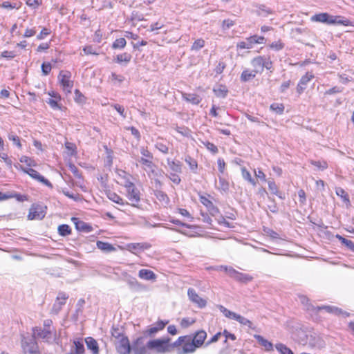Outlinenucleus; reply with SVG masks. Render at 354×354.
I'll use <instances>...</instances> for the list:
<instances>
[{"label": "nucleus", "mask_w": 354, "mask_h": 354, "mask_svg": "<svg viewBox=\"0 0 354 354\" xmlns=\"http://www.w3.org/2000/svg\"><path fill=\"white\" fill-rule=\"evenodd\" d=\"M251 64L253 67V71L257 73H262L263 72V57L257 56L252 59Z\"/></svg>", "instance_id": "obj_22"}, {"label": "nucleus", "mask_w": 354, "mask_h": 354, "mask_svg": "<svg viewBox=\"0 0 354 354\" xmlns=\"http://www.w3.org/2000/svg\"><path fill=\"white\" fill-rule=\"evenodd\" d=\"M155 196L160 201H169V198L167 195L161 190H156L155 191Z\"/></svg>", "instance_id": "obj_48"}, {"label": "nucleus", "mask_w": 354, "mask_h": 354, "mask_svg": "<svg viewBox=\"0 0 354 354\" xmlns=\"http://www.w3.org/2000/svg\"><path fill=\"white\" fill-rule=\"evenodd\" d=\"M50 34V30L46 28H44L40 33L37 36V39L38 40H41L44 39L46 36Z\"/></svg>", "instance_id": "obj_58"}, {"label": "nucleus", "mask_w": 354, "mask_h": 354, "mask_svg": "<svg viewBox=\"0 0 354 354\" xmlns=\"http://www.w3.org/2000/svg\"><path fill=\"white\" fill-rule=\"evenodd\" d=\"M71 220L75 224L76 230L79 232L89 233L93 230L89 223L81 221L78 218L73 217Z\"/></svg>", "instance_id": "obj_14"}, {"label": "nucleus", "mask_w": 354, "mask_h": 354, "mask_svg": "<svg viewBox=\"0 0 354 354\" xmlns=\"http://www.w3.org/2000/svg\"><path fill=\"white\" fill-rule=\"evenodd\" d=\"M75 100L80 104H83L86 102V97L78 89L75 91Z\"/></svg>", "instance_id": "obj_47"}, {"label": "nucleus", "mask_w": 354, "mask_h": 354, "mask_svg": "<svg viewBox=\"0 0 354 354\" xmlns=\"http://www.w3.org/2000/svg\"><path fill=\"white\" fill-rule=\"evenodd\" d=\"M140 153L142 155L144 158L147 159L153 158V154L146 148L142 147L140 149Z\"/></svg>", "instance_id": "obj_64"}, {"label": "nucleus", "mask_w": 354, "mask_h": 354, "mask_svg": "<svg viewBox=\"0 0 354 354\" xmlns=\"http://www.w3.org/2000/svg\"><path fill=\"white\" fill-rule=\"evenodd\" d=\"M314 78V75L309 72H307L304 75L301 77L300 79L297 86V92L299 95L301 94L304 91L306 88L307 84Z\"/></svg>", "instance_id": "obj_17"}, {"label": "nucleus", "mask_w": 354, "mask_h": 354, "mask_svg": "<svg viewBox=\"0 0 354 354\" xmlns=\"http://www.w3.org/2000/svg\"><path fill=\"white\" fill-rule=\"evenodd\" d=\"M217 307L225 317L230 319L236 320L239 324L244 325V326H247L250 328H252V329L254 328L253 327V324L250 320L245 318L244 317H243L239 314H236V313H234V312L228 310L227 308H226L225 307H224L222 305H218Z\"/></svg>", "instance_id": "obj_6"}, {"label": "nucleus", "mask_w": 354, "mask_h": 354, "mask_svg": "<svg viewBox=\"0 0 354 354\" xmlns=\"http://www.w3.org/2000/svg\"><path fill=\"white\" fill-rule=\"evenodd\" d=\"M213 91L217 97L222 98H225L228 93V90L227 89L226 86L221 84L219 85L217 88H214Z\"/></svg>", "instance_id": "obj_33"}, {"label": "nucleus", "mask_w": 354, "mask_h": 354, "mask_svg": "<svg viewBox=\"0 0 354 354\" xmlns=\"http://www.w3.org/2000/svg\"><path fill=\"white\" fill-rule=\"evenodd\" d=\"M67 299L68 296L65 293H59L53 305V311L55 313H57L62 308V306L66 304Z\"/></svg>", "instance_id": "obj_20"}, {"label": "nucleus", "mask_w": 354, "mask_h": 354, "mask_svg": "<svg viewBox=\"0 0 354 354\" xmlns=\"http://www.w3.org/2000/svg\"><path fill=\"white\" fill-rule=\"evenodd\" d=\"M342 91H343L342 87L336 86H333V88L327 90L324 94L325 95H332V94H335V93H341V92H342Z\"/></svg>", "instance_id": "obj_57"}, {"label": "nucleus", "mask_w": 354, "mask_h": 354, "mask_svg": "<svg viewBox=\"0 0 354 354\" xmlns=\"http://www.w3.org/2000/svg\"><path fill=\"white\" fill-rule=\"evenodd\" d=\"M85 343L88 350H89L92 354H100V347L96 339L92 337H88L85 338Z\"/></svg>", "instance_id": "obj_19"}, {"label": "nucleus", "mask_w": 354, "mask_h": 354, "mask_svg": "<svg viewBox=\"0 0 354 354\" xmlns=\"http://www.w3.org/2000/svg\"><path fill=\"white\" fill-rule=\"evenodd\" d=\"M188 295L191 301L193 303L196 304L198 306V307L202 308L206 306V299L201 297L198 294H197L194 289H189Z\"/></svg>", "instance_id": "obj_16"}, {"label": "nucleus", "mask_w": 354, "mask_h": 354, "mask_svg": "<svg viewBox=\"0 0 354 354\" xmlns=\"http://www.w3.org/2000/svg\"><path fill=\"white\" fill-rule=\"evenodd\" d=\"M8 137V139L12 141L13 143L15 145H17V147H19V148L21 147L20 139L17 135L13 134V133H9Z\"/></svg>", "instance_id": "obj_51"}, {"label": "nucleus", "mask_w": 354, "mask_h": 354, "mask_svg": "<svg viewBox=\"0 0 354 354\" xmlns=\"http://www.w3.org/2000/svg\"><path fill=\"white\" fill-rule=\"evenodd\" d=\"M257 73L253 70L245 68L243 71L240 80L242 82H247L254 79Z\"/></svg>", "instance_id": "obj_25"}, {"label": "nucleus", "mask_w": 354, "mask_h": 354, "mask_svg": "<svg viewBox=\"0 0 354 354\" xmlns=\"http://www.w3.org/2000/svg\"><path fill=\"white\" fill-rule=\"evenodd\" d=\"M111 337L114 338V344L120 354H129L131 345L128 337L125 335L124 329L113 326L111 329Z\"/></svg>", "instance_id": "obj_1"}, {"label": "nucleus", "mask_w": 354, "mask_h": 354, "mask_svg": "<svg viewBox=\"0 0 354 354\" xmlns=\"http://www.w3.org/2000/svg\"><path fill=\"white\" fill-rule=\"evenodd\" d=\"M168 323L169 320H158L156 323L149 326L143 333L147 337H153L160 331H162Z\"/></svg>", "instance_id": "obj_9"}, {"label": "nucleus", "mask_w": 354, "mask_h": 354, "mask_svg": "<svg viewBox=\"0 0 354 354\" xmlns=\"http://www.w3.org/2000/svg\"><path fill=\"white\" fill-rule=\"evenodd\" d=\"M336 194L339 196L342 201L347 205H351V201L349 199L348 194L346 192V191L342 187H336L335 188Z\"/></svg>", "instance_id": "obj_29"}, {"label": "nucleus", "mask_w": 354, "mask_h": 354, "mask_svg": "<svg viewBox=\"0 0 354 354\" xmlns=\"http://www.w3.org/2000/svg\"><path fill=\"white\" fill-rule=\"evenodd\" d=\"M132 349L135 354H150L149 348H148V342L144 344V339L142 337H138L133 344Z\"/></svg>", "instance_id": "obj_10"}, {"label": "nucleus", "mask_w": 354, "mask_h": 354, "mask_svg": "<svg viewBox=\"0 0 354 354\" xmlns=\"http://www.w3.org/2000/svg\"><path fill=\"white\" fill-rule=\"evenodd\" d=\"M254 337L257 339L258 343L264 348L266 351L270 352L273 351L274 347L272 342H269L268 339H265L263 336L260 335H254Z\"/></svg>", "instance_id": "obj_21"}, {"label": "nucleus", "mask_w": 354, "mask_h": 354, "mask_svg": "<svg viewBox=\"0 0 354 354\" xmlns=\"http://www.w3.org/2000/svg\"><path fill=\"white\" fill-rule=\"evenodd\" d=\"M127 41L126 39L123 37L117 39L115 40V41L112 44V48L113 49H122L124 48L126 46Z\"/></svg>", "instance_id": "obj_43"}, {"label": "nucleus", "mask_w": 354, "mask_h": 354, "mask_svg": "<svg viewBox=\"0 0 354 354\" xmlns=\"http://www.w3.org/2000/svg\"><path fill=\"white\" fill-rule=\"evenodd\" d=\"M275 348L280 354H294L293 351L290 348L282 343L276 344Z\"/></svg>", "instance_id": "obj_36"}, {"label": "nucleus", "mask_w": 354, "mask_h": 354, "mask_svg": "<svg viewBox=\"0 0 354 354\" xmlns=\"http://www.w3.org/2000/svg\"><path fill=\"white\" fill-rule=\"evenodd\" d=\"M169 337L151 339L148 342V348L150 351H156L159 353H165L171 351L172 346L170 344Z\"/></svg>", "instance_id": "obj_4"}, {"label": "nucleus", "mask_w": 354, "mask_h": 354, "mask_svg": "<svg viewBox=\"0 0 354 354\" xmlns=\"http://www.w3.org/2000/svg\"><path fill=\"white\" fill-rule=\"evenodd\" d=\"M75 354H84L85 349L82 339L78 338L73 340Z\"/></svg>", "instance_id": "obj_26"}, {"label": "nucleus", "mask_w": 354, "mask_h": 354, "mask_svg": "<svg viewBox=\"0 0 354 354\" xmlns=\"http://www.w3.org/2000/svg\"><path fill=\"white\" fill-rule=\"evenodd\" d=\"M130 248L136 250H143L149 248V245L147 243H132Z\"/></svg>", "instance_id": "obj_52"}, {"label": "nucleus", "mask_w": 354, "mask_h": 354, "mask_svg": "<svg viewBox=\"0 0 354 354\" xmlns=\"http://www.w3.org/2000/svg\"><path fill=\"white\" fill-rule=\"evenodd\" d=\"M1 56L8 59H11L16 57V53L14 51L5 50L1 53Z\"/></svg>", "instance_id": "obj_61"}, {"label": "nucleus", "mask_w": 354, "mask_h": 354, "mask_svg": "<svg viewBox=\"0 0 354 354\" xmlns=\"http://www.w3.org/2000/svg\"><path fill=\"white\" fill-rule=\"evenodd\" d=\"M310 164L317 167L319 169L322 171L328 168V163L325 160H311Z\"/></svg>", "instance_id": "obj_46"}, {"label": "nucleus", "mask_w": 354, "mask_h": 354, "mask_svg": "<svg viewBox=\"0 0 354 354\" xmlns=\"http://www.w3.org/2000/svg\"><path fill=\"white\" fill-rule=\"evenodd\" d=\"M59 100H53L52 98L48 99L46 102L50 106V107L53 109H61L62 106L58 103Z\"/></svg>", "instance_id": "obj_53"}, {"label": "nucleus", "mask_w": 354, "mask_h": 354, "mask_svg": "<svg viewBox=\"0 0 354 354\" xmlns=\"http://www.w3.org/2000/svg\"><path fill=\"white\" fill-rule=\"evenodd\" d=\"M58 234L62 236H66L71 234V228L67 224H62L58 226Z\"/></svg>", "instance_id": "obj_34"}, {"label": "nucleus", "mask_w": 354, "mask_h": 354, "mask_svg": "<svg viewBox=\"0 0 354 354\" xmlns=\"http://www.w3.org/2000/svg\"><path fill=\"white\" fill-rule=\"evenodd\" d=\"M241 173L244 180L249 182L253 186H255L257 185L256 180L252 178L250 173L245 167H243L241 169Z\"/></svg>", "instance_id": "obj_37"}, {"label": "nucleus", "mask_w": 354, "mask_h": 354, "mask_svg": "<svg viewBox=\"0 0 354 354\" xmlns=\"http://www.w3.org/2000/svg\"><path fill=\"white\" fill-rule=\"evenodd\" d=\"M52 69L50 63L44 62L41 64V71L44 75H48Z\"/></svg>", "instance_id": "obj_54"}, {"label": "nucleus", "mask_w": 354, "mask_h": 354, "mask_svg": "<svg viewBox=\"0 0 354 354\" xmlns=\"http://www.w3.org/2000/svg\"><path fill=\"white\" fill-rule=\"evenodd\" d=\"M270 109L277 114H282L284 111V106L281 103H273L270 105Z\"/></svg>", "instance_id": "obj_45"}, {"label": "nucleus", "mask_w": 354, "mask_h": 354, "mask_svg": "<svg viewBox=\"0 0 354 354\" xmlns=\"http://www.w3.org/2000/svg\"><path fill=\"white\" fill-rule=\"evenodd\" d=\"M185 161L189 165L190 169L193 172L196 173V170L198 169L197 162L190 156H187L185 158Z\"/></svg>", "instance_id": "obj_40"}, {"label": "nucleus", "mask_w": 354, "mask_h": 354, "mask_svg": "<svg viewBox=\"0 0 354 354\" xmlns=\"http://www.w3.org/2000/svg\"><path fill=\"white\" fill-rule=\"evenodd\" d=\"M268 188L272 193L277 196L281 199L285 198V194L279 191L278 187L274 180L268 181Z\"/></svg>", "instance_id": "obj_27"}, {"label": "nucleus", "mask_w": 354, "mask_h": 354, "mask_svg": "<svg viewBox=\"0 0 354 354\" xmlns=\"http://www.w3.org/2000/svg\"><path fill=\"white\" fill-rule=\"evenodd\" d=\"M45 214V212L42 210V207L33 205L30 209L28 218L29 220H41L43 218H44Z\"/></svg>", "instance_id": "obj_15"}, {"label": "nucleus", "mask_w": 354, "mask_h": 354, "mask_svg": "<svg viewBox=\"0 0 354 354\" xmlns=\"http://www.w3.org/2000/svg\"><path fill=\"white\" fill-rule=\"evenodd\" d=\"M156 148L163 153H167L169 151L167 146L162 142H157Z\"/></svg>", "instance_id": "obj_59"}, {"label": "nucleus", "mask_w": 354, "mask_h": 354, "mask_svg": "<svg viewBox=\"0 0 354 354\" xmlns=\"http://www.w3.org/2000/svg\"><path fill=\"white\" fill-rule=\"evenodd\" d=\"M138 276L144 280H155L156 279V274L148 269H141L138 272Z\"/></svg>", "instance_id": "obj_24"}, {"label": "nucleus", "mask_w": 354, "mask_h": 354, "mask_svg": "<svg viewBox=\"0 0 354 354\" xmlns=\"http://www.w3.org/2000/svg\"><path fill=\"white\" fill-rule=\"evenodd\" d=\"M312 21L319 22L328 25H343L345 26H354L351 21L341 16L330 15L327 12L315 14L310 17Z\"/></svg>", "instance_id": "obj_2"}, {"label": "nucleus", "mask_w": 354, "mask_h": 354, "mask_svg": "<svg viewBox=\"0 0 354 354\" xmlns=\"http://www.w3.org/2000/svg\"><path fill=\"white\" fill-rule=\"evenodd\" d=\"M96 245L97 248L103 252H109L115 250V248L107 242L97 241Z\"/></svg>", "instance_id": "obj_30"}, {"label": "nucleus", "mask_w": 354, "mask_h": 354, "mask_svg": "<svg viewBox=\"0 0 354 354\" xmlns=\"http://www.w3.org/2000/svg\"><path fill=\"white\" fill-rule=\"evenodd\" d=\"M234 21L232 19H227L223 21L222 28L223 29H229L234 25Z\"/></svg>", "instance_id": "obj_62"}, {"label": "nucleus", "mask_w": 354, "mask_h": 354, "mask_svg": "<svg viewBox=\"0 0 354 354\" xmlns=\"http://www.w3.org/2000/svg\"><path fill=\"white\" fill-rule=\"evenodd\" d=\"M196 322V319L192 317L183 318L180 322V326L183 328H187Z\"/></svg>", "instance_id": "obj_42"}, {"label": "nucleus", "mask_w": 354, "mask_h": 354, "mask_svg": "<svg viewBox=\"0 0 354 354\" xmlns=\"http://www.w3.org/2000/svg\"><path fill=\"white\" fill-rule=\"evenodd\" d=\"M107 196H108L109 199H110L111 201H112L113 202H114L117 204H120V205L124 204L123 202V199L115 192H109L107 193Z\"/></svg>", "instance_id": "obj_38"}, {"label": "nucleus", "mask_w": 354, "mask_h": 354, "mask_svg": "<svg viewBox=\"0 0 354 354\" xmlns=\"http://www.w3.org/2000/svg\"><path fill=\"white\" fill-rule=\"evenodd\" d=\"M268 199L271 203L268 205V208L271 212L274 214L277 213L279 212V207L275 202V200L274 198H271L270 197H268Z\"/></svg>", "instance_id": "obj_49"}, {"label": "nucleus", "mask_w": 354, "mask_h": 354, "mask_svg": "<svg viewBox=\"0 0 354 354\" xmlns=\"http://www.w3.org/2000/svg\"><path fill=\"white\" fill-rule=\"evenodd\" d=\"M171 346L172 348L177 349L179 354H189L196 350L192 341V336L188 335L180 336Z\"/></svg>", "instance_id": "obj_3"}, {"label": "nucleus", "mask_w": 354, "mask_h": 354, "mask_svg": "<svg viewBox=\"0 0 354 354\" xmlns=\"http://www.w3.org/2000/svg\"><path fill=\"white\" fill-rule=\"evenodd\" d=\"M131 55L129 53H124L122 54L118 55L115 59L116 62L118 63H129L131 59Z\"/></svg>", "instance_id": "obj_41"}, {"label": "nucleus", "mask_w": 354, "mask_h": 354, "mask_svg": "<svg viewBox=\"0 0 354 354\" xmlns=\"http://www.w3.org/2000/svg\"><path fill=\"white\" fill-rule=\"evenodd\" d=\"M223 335L225 336V342H226L228 339L235 341L236 339V337L234 334L230 333L226 329L223 330Z\"/></svg>", "instance_id": "obj_56"}, {"label": "nucleus", "mask_w": 354, "mask_h": 354, "mask_svg": "<svg viewBox=\"0 0 354 354\" xmlns=\"http://www.w3.org/2000/svg\"><path fill=\"white\" fill-rule=\"evenodd\" d=\"M317 311L321 310H325L329 313H335V314H340L342 313V310L337 308L333 307L330 306H318L317 308Z\"/></svg>", "instance_id": "obj_39"}, {"label": "nucleus", "mask_w": 354, "mask_h": 354, "mask_svg": "<svg viewBox=\"0 0 354 354\" xmlns=\"http://www.w3.org/2000/svg\"><path fill=\"white\" fill-rule=\"evenodd\" d=\"M167 164L171 169L174 172L181 173L182 172V164L180 161H174L171 160L170 159H167Z\"/></svg>", "instance_id": "obj_31"}, {"label": "nucleus", "mask_w": 354, "mask_h": 354, "mask_svg": "<svg viewBox=\"0 0 354 354\" xmlns=\"http://www.w3.org/2000/svg\"><path fill=\"white\" fill-rule=\"evenodd\" d=\"M335 238L337 239L342 244L344 245L351 251L354 252V243L353 241L346 239L339 234H336Z\"/></svg>", "instance_id": "obj_32"}, {"label": "nucleus", "mask_w": 354, "mask_h": 354, "mask_svg": "<svg viewBox=\"0 0 354 354\" xmlns=\"http://www.w3.org/2000/svg\"><path fill=\"white\" fill-rule=\"evenodd\" d=\"M221 270H223L226 274L234 280L246 284L248 282L251 281L253 279V277L251 275L240 272L232 267H228L226 266H221L220 267Z\"/></svg>", "instance_id": "obj_5"}, {"label": "nucleus", "mask_w": 354, "mask_h": 354, "mask_svg": "<svg viewBox=\"0 0 354 354\" xmlns=\"http://www.w3.org/2000/svg\"><path fill=\"white\" fill-rule=\"evenodd\" d=\"M69 169L71 170V171L73 174V175L77 178H82V174L80 171V170L78 169V168L73 164H70L69 165Z\"/></svg>", "instance_id": "obj_55"}, {"label": "nucleus", "mask_w": 354, "mask_h": 354, "mask_svg": "<svg viewBox=\"0 0 354 354\" xmlns=\"http://www.w3.org/2000/svg\"><path fill=\"white\" fill-rule=\"evenodd\" d=\"M127 196L129 201L131 203V205L133 207H138V205L140 201V192L138 189L135 185L132 188L127 190Z\"/></svg>", "instance_id": "obj_13"}, {"label": "nucleus", "mask_w": 354, "mask_h": 354, "mask_svg": "<svg viewBox=\"0 0 354 354\" xmlns=\"http://www.w3.org/2000/svg\"><path fill=\"white\" fill-rule=\"evenodd\" d=\"M182 97L184 100L196 105L198 104L201 101V97L196 93H183Z\"/></svg>", "instance_id": "obj_23"}, {"label": "nucleus", "mask_w": 354, "mask_h": 354, "mask_svg": "<svg viewBox=\"0 0 354 354\" xmlns=\"http://www.w3.org/2000/svg\"><path fill=\"white\" fill-rule=\"evenodd\" d=\"M257 15L263 17H268L269 15L272 13L271 8L266 6L265 5H260L258 7Z\"/></svg>", "instance_id": "obj_35"}, {"label": "nucleus", "mask_w": 354, "mask_h": 354, "mask_svg": "<svg viewBox=\"0 0 354 354\" xmlns=\"http://www.w3.org/2000/svg\"><path fill=\"white\" fill-rule=\"evenodd\" d=\"M205 45V41L202 39H196L192 46V50H200L201 48H202Z\"/></svg>", "instance_id": "obj_50"}, {"label": "nucleus", "mask_w": 354, "mask_h": 354, "mask_svg": "<svg viewBox=\"0 0 354 354\" xmlns=\"http://www.w3.org/2000/svg\"><path fill=\"white\" fill-rule=\"evenodd\" d=\"M71 73L68 71H61L58 75L59 82L63 88V90L71 93L73 86V82L71 80Z\"/></svg>", "instance_id": "obj_8"}, {"label": "nucleus", "mask_w": 354, "mask_h": 354, "mask_svg": "<svg viewBox=\"0 0 354 354\" xmlns=\"http://www.w3.org/2000/svg\"><path fill=\"white\" fill-rule=\"evenodd\" d=\"M229 183L224 178L219 177V187L218 189L224 192L227 193L229 191Z\"/></svg>", "instance_id": "obj_44"}, {"label": "nucleus", "mask_w": 354, "mask_h": 354, "mask_svg": "<svg viewBox=\"0 0 354 354\" xmlns=\"http://www.w3.org/2000/svg\"><path fill=\"white\" fill-rule=\"evenodd\" d=\"M204 144L207 149L212 151L213 153H216L218 152V148L214 143L207 141Z\"/></svg>", "instance_id": "obj_63"}, {"label": "nucleus", "mask_w": 354, "mask_h": 354, "mask_svg": "<svg viewBox=\"0 0 354 354\" xmlns=\"http://www.w3.org/2000/svg\"><path fill=\"white\" fill-rule=\"evenodd\" d=\"M15 167L17 169H21L24 173L28 174L31 178L38 180L39 182L44 184L47 187L50 188H53V186L52 183L46 178H45L43 176L40 175V174L35 169L32 168H24L22 165L19 164L15 165Z\"/></svg>", "instance_id": "obj_7"}, {"label": "nucleus", "mask_w": 354, "mask_h": 354, "mask_svg": "<svg viewBox=\"0 0 354 354\" xmlns=\"http://www.w3.org/2000/svg\"><path fill=\"white\" fill-rule=\"evenodd\" d=\"M138 162L142 165V169L148 171L149 169H151L152 167H156V165L152 162V159H147L144 157H141Z\"/></svg>", "instance_id": "obj_28"}, {"label": "nucleus", "mask_w": 354, "mask_h": 354, "mask_svg": "<svg viewBox=\"0 0 354 354\" xmlns=\"http://www.w3.org/2000/svg\"><path fill=\"white\" fill-rule=\"evenodd\" d=\"M53 330L48 328H41L35 327L32 328V337L34 339H41L48 341L52 337Z\"/></svg>", "instance_id": "obj_12"}, {"label": "nucleus", "mask_w": 354, "mask_h": 354, "mask_svg": "<svg viewBox=\"0 0 354 354\" xmlns=\"http://www.w3.org/2000/svg\"><path fill=\"white\" fill-rule=\"evenodd\" d=\"M206 338L207 333L203 330L197 331L193 337L192 336V341L196 349L203 346Z\"/></svg>", "instance_id": "obj_18"}, {"label": "nucleus", "mask_w": 354, "mask_h": 354, "mask_svg": "<svg viewBox=\"0 0 354 354\" xmlns=\"http://www.w3.org/2000/svg\"><path fill=\"white\" fill-rule=\"evenodd\" d=\"M264 68L267 70H271L272 68V62L269 57H263V70Z\"/></svg>", "instance_id": "obj_60"}, {"label": "nucleus", "mask_w": 354, "mask_h": 354, "mask_svg": "<svg viewBox=\"0 0 354 354\" xmlns=\"http://www.w3.org/2000/svg\"><path fill=\"white\" fill-rule=\"evenodd\" d=\"M22 348L25 353L39 354V346L33 337L24 341L22 343Z\"/></svg>", "instance_id": "obj_11"}]
</instances>
